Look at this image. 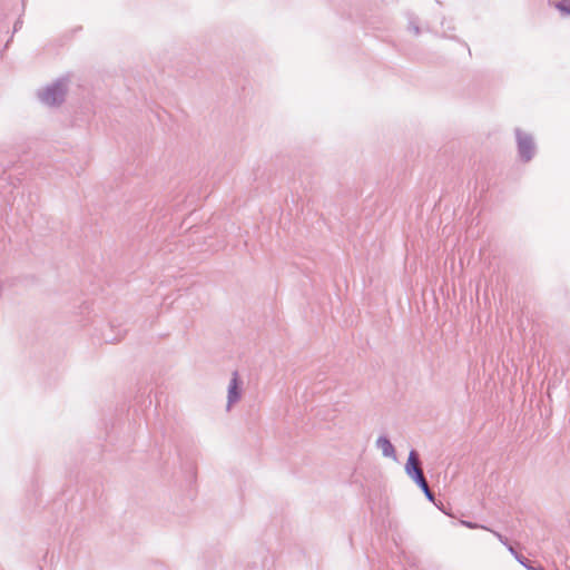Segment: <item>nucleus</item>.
Masks as SVG:
<instances>
[{"mask_svg": "<svg viewBox=\"0 0 570 570\" xmlns=\"http://www.w3.org/2000/svg\"><path fill=\"white\" fill-rule=\"evenodd\" d=\"M507 548L513 557L519 554V552L511 544H508Z\"/></svg>", "mask_w": 570, "mask_h": 570, "instance_id": "2eb2a0df", "label": "nucleus"}, {"mask_svg": "<svg viewBox=\"0 0 570 570\" xmlns=\"http://www.w3.org/2000/svg\"><path fill=\"white\" fill-rule=\"evenodd\" d=\"M240 396H242L240 382L238 380L237 373L235 372L233 375V379L230 380L229 385H228L227 407L229 409V406L232 404L239 401Z\"/></svg>", "mask_w": 570, "mask_h": 570, "instance_id": "20e7f679", "label": "nucleus"}, {"mask_svg": "<svg viewBox=\"0 0 570 570\" xmlns=\"http://www.w3.org/2000/svg\"><path fill=\"white\" fill-rule=\"evenodd\" d=\"M405 473L417 487L423 485L426 488V479L421 469L419 453L414 449L409 453V458L405 463Z\"/></svg>", "mask_w": 570, "mask_h": 570, "instance_id": "7ed1b4c3", "label": "nucleus"}, {"mask_svg": "<svg viewBox=\"0 0 570 570\" xmlns=\"http://www.w3.org/2000/svg\"><path fill=\"white\" fill-rule=\"evenodd\" d=\"M493 534L498 538V540L504 544L505 547L509 544V541H508V538L502 535L500 532H497V531H492Z\"/></svg>", "mask_w": 570, "mask_h": 570, "instance_id": "9b49d317", "label": "nucleus"}, {"mask_svg": "<svg viewBox=\"0 0 570 570\" xmlns=\"http://www.w3.org/2000/svg\"><path fill=\"white\" fill-rule=\"evenodd\" d=\"M22 27V20L19 18L13 26V32H17Z\"/></svg>", "mask_w": 570, "mask_h": 570, "instance_id": "ddd939ff", "label": "nucleus"}, {"mask_svg": "<svg viewBox=\"0 0 570 570\" xmlns=\"http://www.w3.org/2000/svg\"><path fill=\"white\" fill-rule=\"evenodd\" d=\"M514 137L519 160L523 164L530 163L538 151L534 136L531 132L517 127L514 129Z\"/></svg>", "mask_w": 570, "mask_h": 570, "instance_id": "f03ea898", "label": "nucleus"}, {"mask_svg": "<svg viewBox=\"0 0 570 570\" xmlns=\"http://www.w3.org/2000/svg\"><path fill=\"white\" fill-rule=\"evenodd\" d=\"M115 338H107L106 337V342H112Z\"/></svg>", "mask_w": 570, "mask_h": 570, "instance_id": "dca6fc26", "label": "nucleus"}, {"mask_svg": "<svg viewBox=\"0 0 570 570\" xmlns=\"http://www.w3.org/2000/svg\"><path fill=\"white\" fill-rule=\"evenodd\" d=\"M517 559L518 562H520L523 567L525 566H529L531 563V561L525 558L524 556H522L521 553H519L518 556L514 557Z\"/></svg>", "mask_w": 570, "mask_h": 570, "instance_id": "9d476101", "label": "nucleus"}, {"mask_svg": "<svg viewBox=\"0 0 570 570\" xmlns=\"http://www.w3.org/2000/svg\"><path fill=\"white\" fill-rule=\"evenodd\" d=\"M554 8L562 14L570 16V0H559L554 3Z\"/></svg>", "mask_w": 570, "mask_h": 570, "instance_id": "423d86ee", "label": "nucleus"}, {"mask_svg": "<svg viewBox=\"0 0 570 570\" xmlns=\"http://www.w3.org/2000/svg\"><path fill=\"white\" fill-rule=\"evenodd\" d=\"M66 95L67 82L62 78L57 79L53 82L37 90L38 100L47 107L60 106L65 101Z\"/></svg>", "mask_w": 570, "mask_h": 570, "instance_id": "f257e3e1", "label": "nucleus"}, {"mask_svg": "<svg viewBox=\"0 0 570 570\" xmlns=\"http://www.w3.org/2000/svg\"><path fill=\"white\" fill-rule=\"evenodd\" d=\"M409 30L412 31L415 36H419L421 30H420V27L417 24V22L414 20V19H410L409 21V26H407Z\"/></svg>", "mask_w": 570, "mask_h": 570, "instance_id": "0eeeda50", "label": "nucleus"}, {"mask_svg": "<svg viewBox=\"0 0 570 570\" xmlns=\"http://www.w3.org/2000/svg\"><path fill=\"white\" fill-rule=\"evenodd\" d=\"M517 559L518 562H520L523 567L525 566H529L531 563V561L525 558L524 556H522L521 553H519L518 556L514 557Z\"/></svg>", "mask_w": 570, "mask_h": 570, "instance_id": "1a4fd4ad", "label": "nucleus"}, {"mask_svg": "<svg viewBox=\"0 0 570 570\" xmlns=\"http://www.w3.org/2000/svg\"><path fill=\"white\" fill-rule=\"evenodd\" d=\"M376 446L382 451L383 456L392 459L396 458L394 445L386 435H380L377 438Z\"/></svg>", "mask_w": 570, "mask_h": 570, "instance_id": "39448f33", "label": "nucleus"}, {"mask_svg": "<svg viewBox=\"0 0 570 570\" xmlns=\"http://www.w3.org/2000/svg\"><path fill=\"white\" fill-rule=\"evenodd\" d=\"M528 570H544L540 564L533 566L532 562L529 566H525Z\"/></svg>", "mask_w": 570, "mask_h": 570, "instance_id": "4468645a", "label": "nucleus"}, {"mask_svg": "<svg viewBox=\"0 0 570 570\" xmlns=\"http://www.w3.org/2000/svg\"><path fill=\"white\" fill-rule=\"evenodd\" d=\"M422 492L424 493L425 498L429 500V501H434V493L431 491V489L429 488V483L426 482V488L423 487V485H420L419 487Z\"/></svg>", "mask_w": 570, "mask_h": 570, "instance_id": "6e6552de", "label": "nucleus"}, {"mask_svg": "<svg viewBox=\"0 0 570 570\" xmlns=\"http://www.w3.org/2000/svg\"><path fill=\"white\" fill-rule=\"evenodd\" d=\"M461 523H462L464 527L469 528V529H476V528H479V525H478L476 523L471 522V521H465V520H463V521H461Z\"/></svg>", "mask_w": 570, "mask_h": 570, "instance_id": "f8f14e48", "label": "nucleus"}]
</instances>
